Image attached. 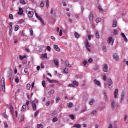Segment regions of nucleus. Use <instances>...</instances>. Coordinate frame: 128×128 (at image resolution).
<instances>
[{
	"label": "nucleus",
	"instance_id": "obj_22",
	"mask_svg": "<svg viewBox=\"0 0 128 128\" xmlns=\"http://www.w3.org/2000/svg\"><path fill=\"white\" fill-rule=\"evenodd\" d=\"M26 58V56H22L20 55L19 56V58L20 60H24V58Z\"/></svg>",
	"mask_w": 128,
	"mask_h": 128
},
{
	"label": "nucleus",
	"instance_id": "obj_20",
	"mask_svg": "<svg viewBox=\"0 0 128 128\" xmlns=\"http://www.w3.org/2000/svg\"><path fill=\"white\" fill-rule=\"evenodd\" d=\"M116 20H113L112 28H116Z\"/></svg>",
	"mask_w": 128,
	"mask_h": 128
},
{
	"label": "nucleus",
	"instance_id": "obj_61",
	"mask_svg": "<svg viewBox=\"0 0 128 128\" xmlns=\"http://www.w3.org/2000/svg\"><path fill=\"white\" fill-rule=\"evenodd\" d=\"M88 62H92V58H89V59L88 60Z\"/></svg>",
	"mask_w": 128,
	"mask_h": 128
},
{
	"label": "nucleus",
	"instance_id": "obj_30",
	"mask_svg": "<svg viewBox=\"0 0 128 128\" xmlns=\"http://www.w3.org/2000/svg\"><path fill=\"white\" fill-rule=\"evenodd\" d=\"M40 6L41 8H44V1H41Z\"/></svg>",
	"mask_w": 128,
	"mask_h": 128
},
{
	"label": "nucleus",
	"instance_id": "obj_31",
	"mask_svg": "<svg viewBox=\"0 0 128 128\" xmlns=\"http://www.w3.org/2000/svg\"><path fill=\"white\" fill-rule=\"evenodd\" d=\"M54 62L56 64V66H58V61L56 60H54Z\"/></svg>",
	"mask_w": 128,
	"mask_h": 128
},
{
	"label": "nucleus",
	"instance_id": "obj_51",
	"mask_svg": "<svg viewBox=\"0 0 128 128\" xmlns=\"http://www.w3.org/2000/svg\"><path fill=\"white\" fill-rule=\"evenodd\" d=\"M50 101L48 100L46 104V105L47 106H50Z\"/></svg>",
	"mask_w": 128,
	"mask_h": 128
},
{
	"label": "nucleus",
	"instance_id": "obj_17",
	"mask_svg": "<svg viewBox=\"0 0 128 128\" xmlns=\"http://www.w3.org/2000/svg\"><path fill=\"white\" fill-rule=\"evenodd\" d=\"M74 37L76 38H80V34H78L76 32H74Z\"/></svg>",
	"mask_w": 128,
	"mask_h": 128
},
{
	"label": "nucleus",
	"instance_id": "obj_1",
	"mask_svg": "<svg viewBox=\"0 0 128 128\" xmlns=\"http://www.w3.org/2000/svg\"><path fill=\"white\" fill-rule=\"evenodd\" d=\"M26 12L28 16V18H32L34 16V12H32V9L30 8H27L26 10Z\"/></svg>",
	"mask_w": 128,
	"mask_h": 128
},
{
	"label": "nucleus",
	"instance_id": "obj_27",
	"mask_svg": "<svg viewBox=\"0 0 128 128\" xmlns=\"http://www.w3.org/2000/svg\"><path fill=\"white\" fill-rule=\"evenodd\" d=\"M4 128H8V122H4Z\"/></svg>",
	"mask_w": 128,
	"mask_h": 128
},
{
	"label": "nucleus",
	"instance_id": "obj_53",
	"mask_svg": "<svg viewBox=\"0 0 128 128\" xmlns=\"http://www.w3.org/2000/svg\"><path fill=\"white\" fill-rule=\"evenodd\" d=\"M2 116H4V118H8V115L6 114V112L3 113Z\"/></svg>",
	"mask_w": 128,
	"mask_h": 128
},
{
	"label": "nucleus",
	"instance_id": "obj_63",
	"mask_svg": "<svg viewBox=\"0 0 128 128\" xmlns=\"http://www.w3.org/2000/svg\"><path fill=\"white\" fill-rule=\"evenodd\" d=\"M38 110L36 112H34V115H35V116H38Z\"/></svg>",
	"mask_w": 128,
	"mask_h": 128
},
{
	"label": "nucleus",
	"instance_id": "obj_36",
	"mask_svg": "<svg viewBox=\"0 0 128 128\" xmlns=\"http://www.w3.org/2000/svg\"><path fill=\"white\" fill-rule=\"evenodd\" d=\"M102 49L104 50V52H106V46H102Z\"/></svg>",
	"mask_w": 128,
	"mask_h": 128
},
{
	"label": "nucleus",
	"instance_id": "obj_21",
	"mask_svg": "<svg viewBox=\"0 0 128 128\" xmlns=\"http://www.w3.org/2000/svg\"><path fill=\"white\" fill-rule=\"evenodd\" d=\"M25 110H26V106L24 104V105L22 106V109H21V110H22V112H24Z\"/></svg>",
	"mask_w": 128,
	"mask_h": 128
},
{
	"label": "nucleus",
	"instance_id": "obj_16",
	"mask_svg": "<svg viewBox=\"0 0 128 128\" xmlns=\"http://www.w3.org/2000/svg\"><path fill=\"white\" fill-rule=\"evenodd\" d=\"M73 126L74 128H80L82 127V125L80 124H75Z\"/></svg>",
	"mask_w": 128,
	"mask_h": 128
},
{
	"label": "nucleus",
	"instance_id": "obj_24",
	"mask_svg": "<svg viewBox=\"0 0 128 128\" xmlns=\"http://www.w3.org/2000/svg\"><path fill=\"white\" fill-rule=\"evenodd\" d=\"M96 22L97 24L98 22H102V19L100 18H96Z\"/></svg>",
	"mask_w": 128,
	"mask_h": 128
},
{
	"label": "nucleus",
	"instance_id": "obj_28",
	"mask_svg": "<svg viewBox=\"0 0 128 128\" xmlns=\"http://www.w3.org/2000/svg\"><path fill=\"white\" fill-rule=\"evenodd\" d=\"M37 18L39 20H40V22H41L42 23V24H44V20H42V19L40 18V16H38V18Z\"/></svg>",
	"mask_w": 128,
	"mask_h": 128
},
{
	"label": "nucleus",
	"instance_id": "obj_60",
	"mask_svg": "<svg viewBox=\"0 0 128 128\" xmlns=\"http://www.w3.org/2000/svg\"><path fill=\"white\" fill-rule=\"evenodd\" d=\"M103 80L104 81L106 80V76L105 75V76H103Z\"/></svg>",
	"mask_w": 128,
	"mask_h": 128
},
{
	"label": "nucleus",
	"instance_id": "obj_5",
	"mask_svg": "<svg viewBox=\"0 0 128 128\" xmlns=\"http://www.w3.org/2000/svg\"><path fill=\"white\" fill-rule=\"evenodd\" d=\"M88 18L90 22H92L94 20V14L92 12H90L88 16Z\"/></svg>",
	"mask_w": 128,
	"mask_h": 128
},
{
	"label": "nucleus",
	"instance_id": "obj_2",
	"mask_svg": "<svg viewBox=\"0 0 128 128\" xmlns=\"http://www.w3.org/2000/svg\"><path fill=\"white\" fill-rule=\"evenodd\" d=\"M1 85L3 92H6V83L4 82V78H2L1 80Z\"/></svg>",
	"mask_w": 128,
	"mask_h": 128
},
{
	"label": "nucleus",
	"instance_id": "obj_57",
	"mask_svg": "<svg viewBox=\"0 0 128 128\" xmlns=\"http://www.w3.org/2000/svg\"><path fill=\"white\" fill-rule=\"evenodd\" d=\"M93 70H98V66H95L94 67Z\"/></svg>",
	"mask_w": 128,
	"mask_h": 128
},
{
	"label": "nucleus",
	"instance_id": "obj_45",
	"mask_svg": "<svg viewBox=\"0 0 128 128\" xmlns=\"http://www.w3.org/2000/svg\"><path fill=\"white\" fill-rule=\"evenodd\" d=\"M52 122H58V118H52Z\"/></svg>",
	"mask_w": 128,
	"mask_h": 128
},
{
	"label": "nucleus",
	"instance_id": "obj_41",
	"mask_svg": "<svg viewBox=\"0 0 128 128\" xmlns=\"http://www.w3.org/2000/svg\"><path fill=\"white\" fill-rule=\"evenodd\" d=\"M12 114L13 116H14V108L10 109Z\"/></svg>",
	"mask_w": 128,
	"mask_h": 128
},
{
	"label": "nucleus",
	"instance_id": "obj_48",
	"mask_svg": "<svg viewBox=\"0 0 128 128\" xmlns=\"http://www.w3.org/2000/svg\"><path fill=\"white\" fill-rule=\"evenodd\" d=\"M26 88H27V90H30V84H27Z\"/></svg>",
	"mask_w": 128,
	"mask_h": 128
},
{
	"label": "nucleus",
	"instance_id": "obj_18",
	"mask_svg": "<svg viewBox=\"0 0 128 128\" xmlns=\"http://www.w3.org/2000/svg\"><path fill=\"white\" fill-rule=\"evenodd\" d=\"M124 90H123L121 94V100H124Z\"/></svg>",
	"mask_w": 128,
	"mask_h": 128
},
{
	"label": "nucleus",
	"instance_id": "obj_42",
	"mask_svg": "<svg viewBox=\"0 0 128 128\" xmlns=\"http://www.w3.org/2000/svg\"><path fill=\"white\" fill-rule=\"evenodd\" d=\"M113 34H114L115 36L116 34H118V30H114L113 32Z\"/></svg>",
	"mask_w": 128,
	"mask_h": 128
},
{
	"label": "nucleus",
	"instance_id": "obj_29",
	"mask_svg": "<svg viewBox=\"0 0 128 128\" xmlns=\"http://www.w3.org/2000/svg\"><path fill=\"white\" fill-rule=\"evenodd\" d=\"M48 80L50 82V84H52V82H58V81H56L55 80H50V79H48Z\"/></svg>",
	"mask_w": 128,
	"mask_h": 128
},
{
	"label": "nucleus",
	"instance_id": "obj_10",
	"mask_svg": "<svg viewBox=\"0 0 128 128\" xmlns=\"http://www.w3.org/2000/svg\"><path fill=\"white\" fill-rule=\"evenodd\" d=\"M18 14H24V10H22V8H20L18 10Z\"/></svg>",
	"mask_w": 128,
	"mask_h": 128
},
{
	"label": "nucleus",
	"instance_id": "obj_64",
	"mask_svg": "<svg viewBox=\"0 0 128 128\" xmlns=\"http://www.w3.org/2000/svg\"><path fill=\"white\" fill-rule=\"evenodd\" d=\"M88 40H90L92 39V35H88Z\"/></svg>",
	"mask_w": 128,
	"mask_h": 128
},
{
	"label": "nucleus",
	"instance_id": "obj_11",
	"mask_svg": "<svg viewBox=\"0 0 128 128\" xmlns=\"http://www.w3.org/2000/svg\"><path fill=\"white\" fill-rule=\"evenodd\" d=\"M54 50H56V52H60V48L57 45H54Z\"/></svg>",
	"mask_w": 128,
	"mask_h": 128
},
{
	"label": "nucleus",
	"instance_id": "obj_8",
	"mask_svg": "<svg viewBox=\"0 0 128 128\" xmlns=\"http://www.w3.org/2000/svg\"><path fill=\"white\" fill-rule=\"evenodd\" d=\"M108 44H112H112H114V41H112V37L108 38Z\"/></svg>",
	"mask_w": 128,
	"mask_h": 128
},
{
	"label": "nucleus",
	"instance_id": "obj_9",
	"mask_svg": "<svg viewBox=\"0 0 128 128\" xmlns=\"http://www.w3.org/2000/svg\"><path fill=\"white\" fill-rule=\"evenodd\" d=\"M108 84L109 86H110L112 84V80L110 78L108 79Z\"/></svg>",
	"mask_w": 128,
	"mask_h": 128
},
{
	"label": "nucleus",
	"instance_id": "obj_50",
	"mask_svg": "<svg viewBox=\"0 0 128 128\" xmlns=\"http://www.w3.org/2000/svg\"><path fill=\"white\" fill-rule=\"evenodd\" d=\"M9 18H10V20H12V18H14V17H13L12 14H10L9 15Z\"/></svg>",
	"mask_w": 128,
	"mask_h": 128
},
{
	"label": "nucleus",
	"instance_id": "obj_59",
	"mask_svg": "<svg viewBox=\"0 0 128 128\" xmlns=\"http://www.w3.org/2000/svg\"><path fill=\"white\" fill-rule=\"evenodd\" d=\"M42 124H38V128H42Z\"/></svg>",
	"mask_w": 128,
	"mask_h": 128
},
{
	"label": "nucleus",
	"instance_id": "obj_32",
	"mask_svg": "<svg viewBox=\"0 0 128 128\" xmlns=\"http://www.w3.org/2000/svg\"><path fill=\"white\" fill-rule=\"evenodd\" d=\"M30 36H34V32L32 31V28H30Z\"/></svg>",
	"mask_w": 128,
	"mask_h": 128
},
{
	"label": "nucleus",
	"instance_id": "obj_26",
	"mask_svg": "<svg viewBox=\"0 0 128 128\" xmlns=\"http://www.w3.org/2000/svg\"><path fill=\"white\" fill-rule=\"evenodd\" d=\"M96 114V110H93L90 113V115L92 116H94V114Z\"/></svg>",
	"mask_w": 128,
	"mask_h": 128
},
{
	"label": "nucleus",
	"instance_id": "obj_23",
	"mask_svg": "<svg viewBox=\"0 0 128 128\" xmlns=\"http://www.w3.org/2000/svg\"><path fill=\"white\" fill-rule=\"evenodd\" d=\"M65 64L67 66H68V68H70V66H72V65H70V64L68 62V60H66Z\"/></svg>",
	"mask_w": 128,
	"mask_h": 128
},
{
	"label": "nucleus",
	"instance_id": "obj_4",
	"mask_svg": "<svg viewBox=\"0 0 128 128\" xmlns=\"http://www.w3.org/2000/svg\"><path fill=\"white\" fill-rule=\"evenodd\" d=\"M111 102V108L112 110H114V108H116V100L114 99H112L110 100Z\"/></svg>",
	"mask_w": 128,
	"mask_h": 128
},
{
	"label": "nucleus",
	"instance_id": "obj_25",
	"mask_svg": "<svg viewBox=\"0 0 128 128\" xmlns=\"http://www.w3.org/2000/svg\"><path fill=\"white\" fill-rule=\"evenodd\" d=\"M54 94V90L52 89L48 92V94Z\"/></svg>",
	"mask_w": 128,
	"mask_h": 128
},
{
	"label": "nucleus",
	"instance_id": "obj_14",
	"mask_svg": "<svg viewBox=\"0 0 128 128\" xmlns=\"http://www.w3.org/2000/svg\"><path fill=\"white\" fill-rule=\"evenodd\" d=\"M94 84H96V86H100V81L96 80H94Z\"/></svg>",
	"mask_w": 128,
	"mask_h": 128
},
{
	"label": "nucleus",
	"instance_id": "obj_44",
	"mask_svg": "<svg viewBox=\"0 0 128 128\" xmlns=\"http://www.w3.org/2000/svg\"><path fill=\"white\" fill-rule=\"evenodd\" d=\"M72 103L70 102L68 104V108H72Z\"/></svg>",
	"mask_w": 128,
	"mask_h": 128
},
{
	"label": "nucleus",
	"instance_id": "obj_13",
	"mask_svg": "<svg viewBox=\"0 0 128 128\" xmlns=\"http://www.w3.org/2000/svg\"><path fill=\"white\" fill-rule=\"evenodd\" d=\"M113 58L115 60H118V54H114L113 55Z\"/></svg>",
	"mask_w": 128,
	"mask_h": 128
},
{
	"label": "nucleus",
	"instance_id": "obj_19",
	"mask_svg": "<svg viewBox=\"0 0 128 128\" xmlns=\"http://www.w3.org/2000/svg\"><path fill=\"white\" fill-rule=\"evenodd\" d=\"M122 36L124 38V40H128V38H126V35L124 33L121 34Z\"/></svg>",
	"mask_w": 128,
	"mask_h": 128
},
{
	"label": "nucleus",
	"instance_id": "obj_55",
	"mask_svg": "<svg viewBox=\"0 0 128 128\" xmlns=\"http://www.w3.org/2000/svg\"><path fill=\"white\" fill-rule=\"evenodd\" d=\"M58 100H60V97L56 98V102H58Z\"/></svg>",
	"mask_w": 128,
	"mask_h": 128
},
{
	"label": "nucleus",
	"instance_id": "obj_7",
	"mask_svg": "<svg viewBox=\"0 0 128 128\" xmlns=\"http://www.w3.org/2000/svg\"><path fill=\"white\" fill-rule=\"evenodd\" d=\"M118 88H116L114 92V98H116V96H118Z\"/></svg>",
	"mask_w": 128,
	"mask_h": 128
},
{
	"label": "nucleus",
	"instance_id": "obj_3",
	"mask_svg": "<svg viewBox=\"0 0 128 128\" xmlns=\"http://www.w3.org/2000/svg\"><path fill=\"white\" fill-rule=\"evenodd\" d=\"M86 48H87L88 52H90V48H92V46L90 44V42H88V40H86L85 43Z\"/></svg>",
	"mask_w": 128,
	"mask_h": 128
},
{
	"label": "nucleus",
	"instance_id": "obj_58",
	"mask_svg": "<svg viewBox=\"0 0 128 128\" xmlns=\"http://www.w3.org/2000/svg\"><path fill=\"white\" fill-rule=\"evenodd\" d=\"M43 57H44L45 58H48V54L46 53L44 54H43Z\"/></svg>",
	"mask_w": 128,
	"mask_h": 128
},
{
	"label": "nucleus",
	"instance_id": "obj_35",
	"mask_svg": "<svg viewBox=\"0 0 128 128\" xmlns=\"http://www.w3.org/2000/svg\"><path fill=\"white\" fill-rule=\"evenodd\" d=\"M50 4V1L48 0H46V8H48Z\"/></svg>",
	"mask_w": 128,
	"mask_h": 128
},
{
	"label": "nucleus",
	"instance_id": "obj_40",
	"mask_svg": "<svg viewBox=\"0 0 128 128\" xmlns=\"http://www.w3.org/2000/svg\"><path fill=\"white\" fill-rule=\"evenodd\" d=\"M70 118L71 120H74V114H70Z\"/></svg>",
	"mask_w": 128,
	"mask_h": 128
},
{
	"label": "nucleus",
	"instance_id": "obj_52",
	"mask_svg": "<svg viewBox=\"0 0 128 128\" xmlns=\"http://www.w3.org/2000/svg\"><path fill=\"white\" fill-rule=\"evenodd\" d=\"M15 82H16V84H18L19 80H18V78L16 77L15 79Z\"/></svg>",
	"mask_w": 128,
	"mask_h": 128
},
{
	"label": "nucleus",
	"instance_id": "obj_49",
	"mask_svg": "<svg viewBox=\"0 0 128 128\" xmlns=\"http://www.w3.org/2000/svg\"><path fill=\"white\" fill-rule=\"evenodd\" d=\"M59 36H62V30H60L59 32Z\"/></svg>",
	"mask_w": 128,
	"mask_h": 128
},
{
	"label": "nucleus",
	"instance_id": "obj_43",
	"mask_svg": "<svg viewBox=\"0 0 128 128\" xmlns=\"http://www.w3.org/2000/svg\"><path fill=\"white\" fill-rule=\"evenodd\" d=\"M94 102V100H92L90 102V104L91 106H92Z\"/></svg>",
	"mask_w": 128,
	"mask_h": 128
},
{
	"label": "nucleus",
	"instance_id": "obj_46",
	"mask_svg": "<svg viewBox=\"0 0 128 128\" xmlns=\"http://www.w3.org/2000/svg\"><path fill=\"white\" fill-rule=\"evenodd\" d=\"M84 66H86V64H88V62L86 60H84L82 62Z\"/></svg>",
	"mask_w": 128,
	"mask_h": 128
},
{
	"label": "nucleus",
	"instance_id": "obj_37",
	"mask_svg": "<svg viewBox=\"0 0 128 128\" xmlns=\"http://www.w3.org/2000/svg\"><path fill=\"white\" fill-rule=\"evenodd\" d=\"M42 85L44 86V88H46V81L43 80L42 82Z\"/></svg>",
	"mask_w": 128,
	"mask_h": 128
},
{
	"label": "nucleus",
	"instance_id": "obj_38",
	"mask_svg": "<svg viewBox=\"0 0 128 128\" xmlns=\"http://www.w3.org/2000/svg\"><path fill=\"white\" fill-rule=\"evenodd\" d=\"M9 30H12V22L10 23Z\"/></svg>",
	"mask_w": 128,
	"mask_h": 128
},
{
	"label": "nucleus",
	"instance_id": "obj_62",
	"mask_svg": "<svg viewBox=\"0 0 128 128\" xmlns=\"http://www.w3.org/2000/svg\"><path fill=\"white\" fill-rule=\"evenodd\" d=\"M51 39L52 40H53L54 42V40H56V38H54V36H51Z\"/></svg>",
	"mask_w": 128,
	"mask_h": 128
},
{
	"label": "nucleus",
	"instance_id": "obj_15",
	"mask_svg": "<svg viewBox=\"0 0 128 128\" xmlns=\"http://www.w3.org/2000/svg\"><path fill=\"white\" fill-rule=\"evenodd\" d=\"M95 36H96V38H100V34L98 33V30H96V31Z\"/></svg>",
	"mask_w": 128,
	"mask_h": 128
},
{
	"label": "nucleus",
	"instance_id": "obj_39",
	"mask_svg": "<svg viewBox=\"0 0 128 128\" xmlns=\"http://www.w3.org/2000/svg\"><path fill=\"white\" fill-rule=\"evenodd\" d=\"M64 72L65 74H68V68H65L64 70Z\"/></svg>",
	"mask_w": 128,
	"mask_h": 128
},
{
	"label": "nucleus",
	"instance_id": "obj_34",
	"mask_svg": "<svg viewBox=\"0 0 128 128\" xmlns=\"http://www.w3.org/2000/svg\"><path fill=\"white\" fill-rule=\"evenodd\" d=\"M72 84L74 86H78V83L76 81H74Z\"/></svg>",
	"mask_w": 128,
	"mask_h": 128
},
{
	"label": "nucleus",
	"instance_id": "obj_6",
	"mask_svg": "<svg viewBox=\"0 0 128 128\" xmlns=\"http://www.w3.org/2000/svg\"><path fill=\"white\" fill-rule=\"evenodd\" d=\"M108 64H104L102 68V70L103 72H108Z\"/></svg>",
	"mask_w": 128,
	"mask_h": 128
},
{
	"label": "nucleus",
	"instance_id": "obj_47",
	"mask_svg": "<svg viewBox=\"0 0 128 128\" xmlns=\"http://www.w3.org/2000/svg\"><path fill=\"white\" fill-rule=\"evenodd\" d=\"M14 30H15V32H16L17 30H18V26L16 25L15 26Z\"/></svg>",
	"mask_w": 128,
	"mask_h": 128
},
{
	"label": "nucleus",
	"instance_id": "obj_54",
	"mask_svg": "<svg viewBox=\"0 0 128 128\" xmlns=\"http://www.w3.org/2000/svg\"><path fill=\"white\" fill-rule=\"evenodd\" d=\"M46 50H48V52H50V46H48L46 47Z\"/></svg>",
	"mask_w": 128,
	"mask_h": 128
},
{
	"label": "nucleus",
	"instance_id": "obj_33",
	"mask_svg": "<svg viewBox=\"0 0 128 128\" xmlns=\"http://www.w3.org/2000/svg\"><path fill=\"white\" fill-rule=\"evenodd\" d=\"M20 4H26V2L24 0H20Z\"/></svg>",
	"mask_w": 128,
	"mask_h": 128
},
{
	"label": "nucleus",
	"instance_id": "obj_12",
	"mask_svg": "<svg viewBox=\"0 0 128 128\" xmlns=\"http://www.w3.org/2000/svg\"><path fill=\"white\" fill-rule=\"evenodd\" d=\"M32 110L35 112V110H36V104L33 103L32 104Z\"/></svg>",
	"mask_w": 128,
	"mask_h": 128
},
{
	"label": "nucleus",
	"instance_id": "obj_56",
	"mask_svg": "<svg viewBox=\"0 0 128 128\" xmlns=\"http://www.w3.org/2000/svg\"><path fill=\"white\" fill-rule=\"evenodd\" d=\"M24 72L25 74H28V68H25Z\"/></svg>",
	"mask_w": 128,
	"mask_h": 128
}]
</instances>
